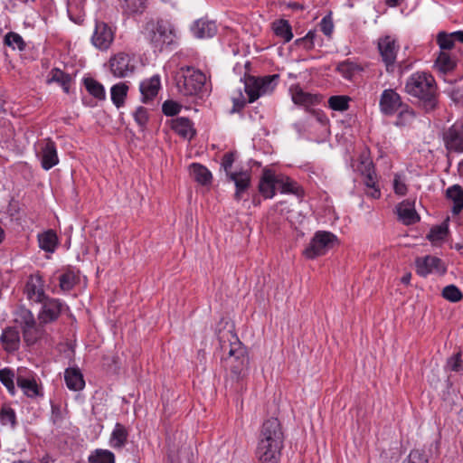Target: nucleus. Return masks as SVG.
<instances>
[{
	"label": "nucleus",
	"instance_id": "obj_38",
	"mask_svg": "<svg viewBox=\"0 0 463 463\" xmlns=\"http://www.w3.org/2000/svg\"><path fill=\"white\" fill-rule=\"evenodd\" d=\"M84 86L87 91L99 100H104L106 99V91L104 86L98 80L92 78H85Z\"/></svg>",
	"mask_w": 463,
	"mask_h": 463
},
{
	"label": "nucleus",
	"instance_id": "obj_62",
	"mask_svg": "<svg viewBox=\"0 0 463 463\" xmlns=\"http://www.w3.org/2000/svg\"><path fill=\"white\" fill-rule=\"evenodd\" d=\"M320 29L326 36H331L334 29L332 19L329 15L325 16L320 23Z\"/></svg>",
	"mask_w": 463,
	"mask_h": 463
},
{
	"label": "nucleus",
	"instance_id": "obj_16",
	"mask_svg": "<svg viewBox=\"0 0 463 463\" xmlns=\"http://www.w3.org/2000/svg\"><path fill=\"white\" fill-rule=\"evenodd\" d=\"M129 55L119 52L109 60L110 71L115 77L125 78L130 75L134 71V65L130 63Z\"/></svg>",
	"mask_w": 463,
	"mask_h": 463
},
{
	"label": "nucleus",
	"instance_id": "obj_5",
	"mask_svg": "<svg viewBox=\"0 0 463 463\" xmlns=\"http://www.w3.org/2000/svg\"><path fill=\"white\" fill-rule=\"evenodd\" d=\"M279 75L272 74L262 77L244 76V90L248 101L252 103L260 97L271 93L279 83Z\"/></svg>",
	"mask_w": 463,
	"mask_h": 463
},
{
	"label": "nucleus",
	"instance_id": "obj_45",
	"mask_svg": "<svg viewBox=\"0 0 463 463\" xmlns=\"http://www.w3.org/2000/svg\"><path fill=\"white\" fill-rule=\"evenodd\" d=\"M436 41L440 50L443 52L451 50L454 47L457 39L453 35V33H449L447 32L441 31L437 34Z\"/></svg>",
	"mask_w": 463,
	"mask_h": 463
},
{
	"label": "nucleus",
	"instance_id": "obj_35",
	"mask_svg": "<svg viewBox=\"0 0 463 463\" xmlns=\"http://www.w3.org/2000/svg\"><path fill=\"white\" fill-rule=\"evenodd\" d=\"M51 78L47 80L48 83L56 82L59 83L65 93L70 91V84L71 81V76L65 73L58 68H53L50 72Z\"/></svg>",
	"mask_w": 463,
	"mask_h": 463
},
{
	"label": "nucleus",
	"instance_id": "obj_28",
	"mask_svg": "<svg viewBox=\"0 0 463 463\" xmlns=\"http://www.w3.org/2000/svg\"><path fill=\"white\" fill-rule=\"evenodd\" d=\"M24 292L30 300L37 303L43 302L47 298L40 279H36L35 281L33 279L29 280L25 285Z\"/></svg>",
	"mask_w": 463,
	"mask_h": 463
},
{
	"label": "nucleus",
	"instance_id": "obj_34",
	"mask_svg": "<svg viewBox=\"0 0 463 463\" xmlns=\"http://www.w3.org/2000/svg\"><path fill=\"white\" fill-rule=\"evenodd\" d=\"M272 29L276 36L280 37L284 43H288L293 38L291 25L285 19L275 21L272 24Z\"/></svg>",
	"mask_w": 463,
	"mask_h": 463
},
{
	"label": "nucleus",
	"instance_id": "obj_4",
	"mask_svg": "<svg viewBox=\"0 0 463 463\" xmlns=\"http://www.w3.org/2000/svg\"><path fill=\"white\" fill-rule=\"evenodd\" d=\"M178 91L184 96H198L205 92L206 76L193 67H182L175 75Z\"/></svg>",
	"mask_w": 463,
	"mask_h": 463
},
{
	"label": "nucleus",
	"instance_id": "obj_42",
	"mask_svg": "<svg viewBox=\"0 0 463 463\" xmlns=\"http://www.w3.org/2000/svg\"><path fill=\"white\" fill-rule=\"evenodd\" d=\"M88 460L89 463H115V455L108 449H97L89 456Z\"/></svg>",
	"mask_w": 463,
	"mask_h": 463
},
{
	"label": "nucleus",
	"instance_id": "obj_48",
	"mask_svg": "<svg viewBox=\"0 0 463 463\" xmlns=\"http://www.w3.org/2000/svg\"><path fill=\"white\" fill-rule=\"evenodd\" d=\"M350 98L347 96H332L328 99L329 108L336 111H345L349 108Z\"/></svg>",
	"mask_w": 463,
	"mask_h": 463
},
{
	"label": "nucleus",
	"instance_id": "obj_13",
	"mask_svg": "<svg viewBox=\"0 0 463 463\" xmlns=\"http://www.w3.org/2000/svg\"><path fill=\"white\" fill-rule=\"evenodd\" d=\"M114 36L115 33L108 24L97 21L91 43L96 48L105 51L113 43Z\"/></svg>",
	"mask_w": 463,
	"mask_h": 463
},
{
	"label": "nucleus",
	"instance_id": "obj_59",
	"mask_svg": "<svg viewBox=\"0 0 463 463\" xmlns=\"http://www.w3.org/2000/svg\"><path fill=\"white\" fill-rule=\"evenodd\" d=\"M462 363L461 354L457 353L448 359L447 366L453 372H460L463 370Z\"/></svg>",
	"mask_w": 463,
	"mask_h": 463
},
{
	"label": "nucleus",
	"instance_id": "obj_24",
	"mask_svg": "<svg viewBox=\"0 0 463 463\" xmlns=\"http://www.w3.org/2000/svg\"><path fill=\"white\" fill-rule=\"evenodd\" d=\"M67 387L72 391H80L85 386L83 375L78 368H67L64 372Z\"/></svg>",
	"mask_w": 463,
	"mask_h": 463
},
{
	"label": "nucleus",
	"instance_id": "obj_58",
	"mask_svg": "<svg viewBox=\"0 0 463 463\" xmlns=\"http://www.w3.org/2000/svg\"><path fill=\"white\" fill-rule=\"evenodd\" d=\"M358 171L362 175L366 176L375 173L373 163L369 158H363L358 165Z\"/></svg>",
	"mask_w": 463,
	"mask_h": 463
},
{
	"label": "nucleus",
	"instance_id": "obj_19",
	"mask_svg": "<svg viewBox=\"0 0 463 463\" xmlns=\"http://www.w3.org/2000/svg\"><path fill=\"white\" fill-rule=\"evenodd\" d=\"M276 175L270 169L265 168L259 184V192L266 199L272 198L277 190Z\"/></svg>",
	"mask_w": 463,
	"mask_h": 463
},
{
	"label": "nucleus",
	"instance_id": "obj_17",
	"mask_svg": "<svg viewBox=\"0 0 463 463\" xmlns=\"http://www.w3.org/2000/svg\"><path fill=\"white\" fill-rule=\"evenodd\" d=\"M41 303L43 307L38 316L40 324H48L55 321L61 315L62 303L58 299L48 297Z\"/></svg>",
	"mask_w": 463,
	"mask_h": 463
},
{
	"label": "nucleus",
	"instance_id": "obj_39",
	"mask_svg": "<svg viewBox=\"0 0 463 463\" xmlns=\"http://www.w3.org/2000/svg\"><path fill=\"white\" fill-rule=\"evenodd\" d=\"M120 7L128 14H142L146 8V0H118Z\"/></svg>",
	"mask_w": 463,
	"mask_h": 463
},
{
	"label": "nucleus",
	"instance_id": "obj_56",
	"mask_svg": "<svg viewBox=\"0 0 463 463\" xmlns=\"http://www.w3.org/2000/svg\"><path fill=\"white\" fill-rule=\"evenodd\" d=\"M393 190L394 193L398 195H405L407 194L408 188L405 184L404 177L400 174H395L393 178Z\"/></svg>",
	"mask_w": 463,
	"mask_h": 463
},
{
	"label": "nucleus",
	"instance_id": "obj_18",
	"mask_svg": "<svg viewBox=\"0 0 463 463\" xmlns=\"http://www.w3.org/2000/svg\"><path fill=\"white\" fill-rule=\"evenodd\" d=\"M170 127L178 136L191 140L196 135V129L194 123L185 117H177L170 120Z\"/></svg>",
	"mask_w": 463,
	"mask_h": 463
},
{
	"label": "nucleus",
	"instance_id": "obj_10",
	"mask_svg": "<svg viewBox=\"0 0 463 463\" xmlns=\"http://www.w3.org/2000/svg\"><path fill=\"white\" fill-rule=\"evenodd\" d=\"M38 157L42 167L48 171L59 164L56 144L50 137L44 138L39 144Z\"/></svg>",
	"mask_w": 463,
	"mask_h": 463
},
{
	"label": "nucleus",
	"instance_id": "obj_21",
	"mask_svg": "<svg viewBox=\"0 0 463 463\" xmlns=\"http://www.w3.org/2000/svg\"><path fill=\"white\" fill-rule=\"evenodd\" d=\"M161 87L160 76L156 74L150 79L140 83V92L142 94V101L146 103L152 100L158 93Z\"/></svg>",
	"mask_w": 463,
	"mask_h": 463
},
{
	"label": "nucleus",
	"instance_id": "obj_3",
	"mask_svg": "<svg viewBox=\"0 0 463 463\" xmlns=\"http://www.w3.org/2000/svg\"><path fill=\"white\" fill-rule=\"evenodd\" d=\"M142 33L155 52H162L165 46L174 44L176 38L173 24L164 19L147 21Z\"/></svg>",
	"mask_w": 463,
	"mask_h": 463
},
{
	"label": "nucleus",
	"instance_id": "obj_11",
	"mask_svg": "<svg viewBox=\"0 0 463 463\" xmlns=\"http://www.w3.org/2000/svg\"><path fill=\"white\" fill-rule=\"evenodd\" d=\"M443 141L449 152L463 153V122H456L444 131Z\"/></svg>",
	"mask_w": 463,
	"mask_h": 463
},
{
	"label": "nucleus",
	"instance_id": "obj_64",
	"mask_svg": "<svg viewBox=\"0 0 463 463\" xmlns=\"http://www.w3.org/2000/svg\"><path fill=\"white\" fill-rule=\"evenodd\" d=\"M246 105V102L245 100H239V99H234L233 101V109H232V111H240L241 109H242Z\"/></svg>",
	"mask_w": 463,
	"mask_h": 463
},
{
	"label": "nucleus",
	"instance_id": "obj_15",
	"mask_svg": "<svg viewBox=\"0 0 463 463\" xmlns=\"http://www.w3.org/2000/svg\"><path fill=\"white\" fill-rule=\"evenodd\" d=\"M401 96L392 89L384 90L380 98V109L386 116H392L400 108H403Z\"/></svg>",
	"mask_w": 463,
	"mask_h": 463
},
{
	"label": "nucleus",
	"instance_id": "obj_57",
	"mask_svg": "<svg viewBox=\"0 0 463 463\" xmlns=\"http://www.w3.org/2000/svg\"><path fill=\"white\" fill-rule=\"evenodd\" d=\"M235 161V153L234 152H228L225 153L222 159V167L225 171L226 176L228 177L231 175V174H233L234 172H232V164Z\"/></svg>",
	"mask_w": 463,
	"mask_h": 463
},
{
	"label": "nucleus",
	"instance_id": "obj_52",
	"mask_svg": "<svg viewBox=\"0 0 463 463\" xmlns=\"http://www.w3.org/2000/svg\"><path fill=\"white\" fill-rule=\"evenodd\" d=\"M0 420L2 424H11L13 427L16 424V415L14 409L7 405H4L0 411Z\"/></svg>",
	"mask_w": 463,
	"mask_h": 463
},
{
	"label": "nucleus",
	"instance_id": "obj_44",
	"mask_svg": "<svg viewBox=\"0 0 463 463\" xmlns=\"http://www.w3.org/2000/svg\"><path fill=\"white\" fill-rule=\"evenodd\" d=\"M4 43L13 50L17 48L19 51L25 50L26 44L20 34L14 32L7 33L4 37Z\"/></svg>",
	"mask_w": 463,
	"mask_h": 463
},
{
	"label": "nucleus",
	"instance_id": "obj_32",
	"mask_svg": "<svg viewBox=\"0 0 463 463\" xmlns=\"http://www.w3.org/2000/svg\"><path fill=\"white\" fill-rule=\"evenodd\" d=\"M190 170L194 179L202 185H208L212 183L213 175L206 166L199 163H193L190 165Z\"/></svg>",
	"mask_w": 463,
	"mask_h": 463
},
{
	"label": "nucleus",
	"instance_id": "obj_12",
	"mask_svg": "<svg viewBox=\"0 0 463 463\" xmlns=\"http://www.w3.org/2000/svg\"><path fill=\"white\" fill-rule=\"evenodd\" d=\"M415 266L417 274L421 277H427L430 273L442 275L447 270L444 262L439 258L431 255L417 258Z\"/></svg>",
	"mask_w": 463,
	"mask_h": 463
},
{
	"label": "nucleus",
	"instance_id": "obj_30",
	"mask_svg": "<svg viewBox=\"0 0 463 463\" xmlns=\"http://www.w3.org/2000/svg\"><path fill=\"white\" fill-rule=\"evenodd\" d=\"M276 179L278 181L277 189L281 193L294 194L299 197L303 195L304 192L302 188L289 177L284 175H276Z\"/></svg>",
	"mask_w": 463,
	"mask_h": 463
},
{
	"label": "nucleus",
	"instance_id": "obj_14",
	"mask_svg": "<svg viewBox=\"0 0 463 463\" xmlns=\"http://www.w3.org/2000/svg\"><path fill=\"white\" fill-rule=\"evenodd\" d=\"M249 361H241L240 363H232L223 364L224 368L228 371L226 376V383L231 382L232 385L235 384V391L242 389L241 382L247 374Z\"/></svg>",
	"mask_w": 463,
	"mask_h": 463
},
{
	"label": "nucleus",
	"instance_id": "obj_46",
	"mask_svg": "<svg viewBox=\"0 0 463 463\" xmlns=\"http://www.w3.org/2000/svg\"><path fill=\"white\" fill-rule=\"evenodd\" d=\"M400 109L395 125L404 127L415 118V112L408 104L403 105V108Z\"/></svg>",
	"mask_w": 463,
	"mask_h": 463
},
{
	"label": "nucleus",
	"instance_id": "obj_26",
	"mask_svg": "<svg viewBox=\"0 0 463 463\" xmlns=\"http://www.w3.org/2000/svg\"><path fill=\"white\" fill-rule=\"evenodd\" d=\"M39 247L46 252L52 253L55 251L59 239L57 233L53 230H47L38 234Z\"/></svg>",
	"mask_w": 463,
	"mask_h": 463
},
{
	"label": "nucleus",
	"instance_id": "obj_31",
	"mask_svg": "<svg viewBox=\"0 0 463 463\" xmlns=\"http://www.w3.org/2000/svg\"><path fill=\"white\" fill-rule=\"evenodd\" d=\"M128 432L124 425L116 423L110 435L109 444L114 449H122L128 441Z\"/></svg>",
	"mask_w": 463,
	"mask_h": 463
},
{
	"label": "nucleus",
	"instance_id": "obj_53",
	"mask_svg": "<svg viewBox=\"0 0 463 463\" xmlns=\"http://www.w3.org/2000/svg\"><path fill=\"white\" fill-rule=\"evenodd\" d=\"M403 463H429V458L424 451L412 449Z\"/></svg>",
	"mask_w": 463,
	"mask_h": 463
},
{
	"label": "nucleus",
	"instance_id": "obj_22",
	"mask_svg": "<svg viewBox=\"0 0 463 463\" xmlns=\"http://www.w3.org/2000/svg\"><path fill=\"white\" fill-rule=\"evenodd\" d=\"M191 30L197 38H212L217 33V26L213 21L199 19L194 23Z\"/></svg>",
	"mask_w": 463,
	"mask_h": 463
},
{
	"label": "nucleus",
	"instance_id": "obj_63",
	"mask_svg": "<svg viewBox=\"0 0 463 463\" xmlns=\"http://www.w3.org/2000/svg\"><path fill=\"white\" fill-rule=\"evenodd\" d=\"M316 37V32L309 31L305 37L296 40V44L300 46L302 42H314Z\"/></svg>",
	"mask_w": 463,
	"mask_h": 463
},
{
	"label": "nucleus",
	"instance_id": "obj_6",
	"mask_svg": "<svg viewBox=\"0 0 463 463\" xmlns=\"http://www.w3.org/2000/svg\"><path fill=\"white\" fill-rule=\"evenodd\" d=\"M16 384L27 398L35 399L43 396V387L37 381L36 373L26 367L17 368Z\"/></svg>",
	"mask_w": 463,
	"mask_h": 463
},
{
	"label": "nucleus",
	"instance_id": "obj_20",
	"mask_svg": "<svg viewBox=\"0 0 463 463\" xmlns=\"http://www.w3.org/2000/svg\"><path fill=\"white\" fill-rule=\"evenodd\" d=\"M229 181H232L235 184L234 199L240 201L242 198L244 192L248 190L250 185V175L248 171H239L231 174L227 177Z\"/></svg>",
	"mask_w": 463,
	"mask_h": 463
},
{
	"label": "nucleus",
	"instance_id": "obj_29",
	"mask_svg": "<svg viewBox=\"0 0 463 463\" xmlns=\"http://www.w3.org/2000/svg\"><path fill=\"white\" fill-rule=\"evenodd\" d=\"M290 91L292 100L297 105L310 106L318 101L316 95L305 92L299 86L291 87Z\"/></svg>",
	"mask_w": 463,
	"mask_h": 463
},
{
	"label": "nucleus",
	"instance_id": "obj_1",
	"mask_svg": "<svg viewBox=\"0 0 463 463\" xmlns=\"http://www.w3.org/2000/svg\"><path fill=\"white\" fill-rule=\"evenodd\" d=\"M405 91L415 99L414 103L425 113L439 108V93L434 77L424 71L411 74L406 83Z\"/></svg>",
	"mask_w": 463,
	"mask_h": 463
},
{
	"label": "nucleus",
	"instance_id": "obj_51",
	"mask_svg": "<svg viewBox=\"0 0 463 463\" xmlns=\"http://www.w3.org/2000/svg\"><path fill=\"white\" fill-rule=\"evenodd\" d=\"M448 233V226L446 224L437 225L430 229L427 239L432 242L439 241L445 239Z\"/></svg>",
	"mask_w": 463,
	"mask_h": 463
},
{
	"label": "nucleus",
	"instance_id": "obj_47",
	"mask_svg": "<svg viewBox=\"0 0 463 463\" xmlns=\"http://www.w3.org/2000/svg\"><path fill=\"white\" fill-rule=\"evenodd\" d=\"M364 184L369 189L366 194L373 199H378L381 196L380 188L377 186V175L373 174L364 176Z\"/></svg>",
	"mask_w": 463,
	"mask_h": 463
},
{
	"label": "nucleus",
	"instance_id": "obj_8",
	"mask_svg": "<svg viewBox=\"0 0 463 463\" xmlns=\"http://www.w3.org/2000/svg\"><path fill=\"white\" fill-rule=\"evenodd\" d=\"M230 338H228L229 344L227 345L224 341L221 340V347L226 352L228 349L227 355L222 358L223 364H229L230 361L232 363H240L241 361H249L247 349L241 342L239 340L236 335L229 332Z\"/></svg>",
	"mask_w": 463,
	"mask_h": 463
},
{
	"label": "nucleus",
	"instance_id": "obj_27",
	"mask_svg": "<svg viewBox=\"0 0 463 463\" xmlns=\"http://www.w3.org/2000/svg\"><path fill=\"white\" fill-rule=\"evenodd\" d=\"M446 196L453 203L452 213L459 214L463 210V188L459 184H454L447 189Z\"/></svg>",
	"mask_w": 463,
	"mask_h": 463
},
{
	"label": "nucleus",
	"instance_id": "obj_9",
	"mask_svg": "<svg viewBox=\"0 0 463 463\" xmlns=\"http://www.w3.org/2000/svg\"><path fill=\"white\" fill-rule=\"evenodd\" d=\"M378 50L382 57V61L385 64L386 71L388 72H392L397 52L399 51V45L397 44L396 40L390 35L379 38Z\"/></svg>",
	"mask_w": 463,
	"mask_h": 463
},
{
	"label": "nucleus",
	"instance_id": "obj_43",
	"mask_svg": "<svg viewBox=\"0 0 463 463\" xmlns=\"http://www.w3.org/2000/svg\"><path fill=\"white\" fill-rule=\"evenodd\" d=\"M435 65L440 71L446 73L456 68V61L448 52L440 51L435 61Z\"/></svg>",
	"mask_w": 463,
	"mask_h": 463
},
{
	"label": "nucleus",
	"instance_id": "obj_55",
	"mask_svg": "<svg viewBox=\"0 0 463 463\" xmlns=\"http://www.w3.org/2000/svg\"><path fill=\"white\" fill-rule=\"evenodd\" d=\"M60 287L62 290H71L75 284V276L72 272H65L60 276Z\"/></svg>",
	"mask_w": 463,
	"mask_h": 463
},
{
	"label": "nucleus",
	"instance_id": "obj_2",
	"mask_svg": "<svg viewBox=\"0 0 463 463\" xmlns=\"http://www.w3.org/2000/svg\"><path fill=\"white\" fill-rule=\"evenodd\" d=\"M284 432L277 418L265 420L260 428L256 456L260 463H279Z\"/></svg>",
	"mask_w": 463,
	"mask_h": 463
},
{
	"label": "nucleus",
	"instance_id": "obj_41",
	"mask_svg": "<svg viewBox=\"0 0 463 463\" xmlns=\"http://www.w3.org/2000/svg\"><path fill=\"white\" fill-rule=\"evenodd\" d=\"M14 380L16 381V373L12 369L5 367L0 370V382L12 396L16 393Z\"/></svg>",
	"mask_w": 463,
	"mask_h": 463
},
{
	"label": "nucleus",
	"instance_id": "obj_60",
	"mask_svg": "<svg viewBox=\"0 0 463 463\" xmlns=\"http://www.w3.org/2000/svg\"><path fill=\"white\" fill-rule=\"evenodd\" d=\"M134 118L140 127H145L148 121L146 109L144 107H138L134 113Z\"/></svg>",
	"mask_w": 463,
	"mask_h": 463
},
{
	"label": "nucleus",
	"instance_id": "obj_49",
	"mask_svg": "<svg viewBox=\"0 0 463 463\" xmlns=\"http://www.w3.org/2000/svg\"><path fill=\"white\" fill-rule=\"evenodd\" d=\"M441 296L453 303H457L463 298V293L460 289L455 285L446 286L441 292Z\"/></svg>",
	"mask_w": 463,
	"mask_h": 463
},
{
	"label": "nucleus",
	"instance_id": "obj_7",
	"mask_svg": "<svg viewBox=\"0 0 463 463\" xmlns=\"http://www.w3.org/2000/svg\"><path fill=\"white\" fill-rule=\"evenodd\" d=\"M335 241L336 236L332 232H317L303 253L307 259H315L326 254V252L333 247Z\"/></svg>",
	"mask_w": 463,
	"mask_h": 463
},
{
	"label": "nucleus",
	"instance_id": "obj_25",
	"mask_svg": "<svg viewBox=\"0 0 463 463\" xmlns=\"http://www.w3.org/2000/svg\"><path fill=\"white\" fill-rule=\"evenodd\" d=\"M399 219L405 225H411L420 221V216L414 207L408 202H402L397 207Z\"/></svg>",
	"mask_w": 463,
	"mask_h": 463
},
{
	"label": "nucleus",
	"instance_id": "obj_37",
	"mask_svg": "<svg viewBox=\"0 0 463 463\" xmlns=\"http://www.w3.org/2000/svg\"><path fill=\"white\" fill-rule=\"evenodd\" d=\"M336 71L346 80H352L353 77L363 71V68L357 63L345 60L339 62L336 67Z\"/></svg>",
	"mask_w": 463,
	"mask_h": 463
},
{
	"label": "nucleus",
	"instance_id": "obj_36",
	"mask_svg": "<svg viewBox=\"0 0 463 463\" xmlns=\"http://www.w3.org/2000/svg\"><path fill=\"white\" fill-rule=\"evenodd\" d=\"M23 337L27 345H34L43 335V329L36 323L22 329Z\"/></svg>",
	"mask_w": 463,
	"mask_h": 463
},
{
	"label": "nucleus",
	"instance_id": "obj_50",
	"mask_svg": "<svg viewBox=\"0 0 463 463\" xmlns=\"http://www.w3.org/2000/svg\"><path fill=\"white\" fill-rule=\"evenodd\" d=\"M16 322L20 324L22 329L36 323L33 313L24 307L18 310Z\"/></svg>",
	"mask_w": 463,
	"mask_h": 463
},
{
	"label": "nucleus",
	"instance_id": "obj_23",
	"mask_svg": "<svg viewBox=\"0 0 463 463\" xmlns=\"http://www.w3.org/2000/svg\"><path fill=\"white\" fill-rule=\"evenodd\" d=\"M0 341L7 352H14L19 349L20 346V334L19 331L13 326L6 327L1 336Z\"/></svg>",
	"mask_w": 463,
	"mask_h": 463
},
{
	"label": "nucleus",
	"instance_id": "obj_61",
	"mask_svg": "<svg viewBox=\"0 0 463 463\" xmlns=\"http://www.w3.org/2000/svg\"><path fill=\"white\" fill-rule=\"evenodd\" d=\"M51 421L53 425L60 426L63 420V414L61 409L57 404H52V411H51Z\"/></svg>",
	"mask_w": 463,
	"mask_h": 463
},
{
	"label": "nucleus",
	"instance_id": "obj_54",
	"mask_svg": "<svg viewBox=\"0 0 463 463\" xmlns=\"http://www.w3.org/2000/svg\"><path fill=\"white\" fill-rule=\"evenodd\" d=\"M180 110L181 105L171 99L165 100L162 105V111L167 117H174L177 115Z\"/></svg>",
	"mask_w": 463,
	"mask_h": 463
},
{
	"label": "nucleus",
	"instance_id": "obj_33",
	"mask_svg": "<svg viewBox=\"0 0 463 463\" xmlns=\"http://www.w3.org/2000/svg\"><path fill=\"white\" fill-rule=\"evenodd\" d=\"M170 463H194V457L189 447H181L176 452L169 449Z\"/></svg>",
	"mask_w": 463,
	"mask_h": 463
},
{
	"label": "nucleus",
	"instance_id": "obj_40",
	"mask_svg": "<svg viewBox=\"0 0 463 463\" xmlns=\"http://www.w3.org/2000/svg\"><path fill=\"white\" fill-rule=\"evenodd\" d=\"M128 87L125 83H118L111 87L110 94L111 100L117 108H120L125 103V99L128 95Z\"/></svg>",
	"mask_w": 463,
	"mask_h": 463
}]
</instances>
